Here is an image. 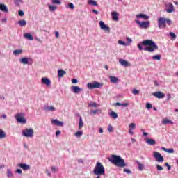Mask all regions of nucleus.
Instances as JSON below:
<instances>
[{
    "mask_svg": "<svg viewBox=\"0 0 178 178\" xmlns=\"http://www.w3.org/2000/svg\"><path fill=\"white\" fill-rule=\"evenodd\" d=\"M5 137H6V134H5L3 130L0 129V138H5Z\"/></svg>",
    "mask_w": 178,
    "mask_h": 178,
    "instance_id": "c9c22d12",
    "label": "nucleus"
},
{
    "mask_svg": "<svg viewBox=\"0 0 178 178\" xmlns=\"http://www.w3.org/2000/svg\"><path fill=\"white\" fill-rule=\"evenodd\" d=\"M23 54V50L22 49H15L13 51V55L17 56V55H22Z\"/></svg>",
    "mask_w": 178,
    "mask_h": 178,
    "instance_id": "c756f323",
    "label": "nucleus"
},
{
    "mask_svg": "<svg viewBox=\"0 0 178 178\" xmlns=\"http://www.w3.org/2000/svg\"><path fill=\"white\" fill-rule=\"evenodd\" d=\"M119 63H120V65H122V66H124V67H129L130 66H131V64H130V63H129V61L123 60V59H120Z\"/></svg>",
    "mask_w": 178,
    "mask_h": 178,
    "instance_id": "4468645a",
    "label": "nucleus"
},
{
    "mask_svg": "<svg viewBox=\"0 0 178 178\" xmlns=\"http://www.w3.org/2000/svg\"><path fill=\"white\" fill-rule=\"evenodd\" d=\"M107 130H108V133H113V127H112V125L109 124L108 126Z\"/></svg>",
    "mask_w": 178,
    "mask_h": 178,
    "instance_id": "a19ab883",
    "label": "nucleus"
},
{
    "mask_svg": "<svg viewBox=\"0 0 178 178\" xmlns=\"http://www.w3.org/2000/svg\"><path fill=\"white\" fill-rule=\"evenodd\" d=\"M137 19H144L145 20H148L149 19V16L145 14H139L136 15Z\"/></svg>",
    "mask_w": 178,
    "mask_h": 178,
    "instance_id": "aec40b11",
    "label": "nucleus"
},
{
    "mask_svg": "<svg viewBox=\"0 0 178 178\" xmlns=\"http://www.w3.org/2000/svg\"><path fill=\"white\" fill-rule=\"evenodd\" d=\"M167 152H168V154H173V152H175V149H173V148L167 149Z\"/></svg>",
    "mask_w": 178,
    "mask_h": 178,
    "instance_id": "603ef678",
    "label": "nucleus"
},
{
    "mask_svg": "<svg viewBox=\"0 0 178 178\" xmlns=\"http://www.w3.org/2000/svg\"><path fill=\"white\" fill-rule=\"evenodd\" d=\"M153 95L154 97H156V98H159V99L165 98V94L161 91L155 92L154 93H153Z\"/></svg>",
    "mask_w": 178,
    "mask_h": 178,
    "instance_id": "2eb2a0df",
    "label": "nucleus"
},
{
    "mask_svg": "<svg viewBox=\"0 0 178 178\" xmlns=\"http://www.w3.org/2000/svg\"><path fill=\"white\" fill-rule=\"evenodd\" d=\"M172 99V95L170 93L167 94V101H170Z\"/></svg>",
    "mask_w": 178,
    "mask_h": 178,
    "instance_id": "680f3d73",
    "label": "nucleus"
},
{
    "mask_svg": "<svg viewBox=\"0 0 178 178\" xmlns=\"http://www.w3.org/2000/svg\"><path fill=\"white\" fill-rule=\"evenodd\" d=\"M55 36H56V38H59V32L56 31Z\"/></svg>",
    "mask_w": 178,
    "mask_h": 178,
    "instance_id": "338daca9",
    "label": "nucleus"
},
{
    "mask_svg": "<svg viewBox=\"0 0 178 178\" xmlns=\"http://www.w3.org/2000/svg\"><path fill=\"white\" fill-rule=\"evenodd\" d=\"M170 35L173 39L176 38V34L175 33H173V32H170Z\"/></svg>",
    "mask_w": 178,
    "mask_h": 178,
    "instance_id": "6e6d98bb",
    "label": "nucleus"
},
{
    "mask_svg": "<svg viewBox=\"0 0 178 178\" xmlns=\"http://www.w3.org/2000/svg\"><path fill=\"white\" fill-rule=\"evenodd\" d=\"M83 126H84V122H83V118L79 117V130H81V129H83Z\"/></svg>",
    "mask_w": 178,
    "mask_h": 178,
    "instance_id": "7c9ffc66",
    "label": "nucleus"
},
{
    "mask_svg": "<svg viewBox=\"0 0 178 178\" xmlns=\"http://www.w3.org/2000/svg\"><path fill=\"white\" fill-rule=\"evenodd\" d=\"M132 93H133L134 95H137V94H140V91L137 90V89H133Z\"/></svg>",
    "mask_w": 178,
    "mask_h": 178,
    "instance_id": "09e8293b",
    "label": "nucleus"
},
{
    "mask_svg": "<svg viewBox=\"0 0 178 178\" xmlns=\"http://www.w3.org/2000/svg\"><path fill=\"white\" fill-rule=\"evenodd\" d=\"M88 106L90 108H97L98 107V104H97V103L92 102L88 104Z\"/></svg>",
    "mask_w": 178,
    "mask_h": 178,
    "instance_id": "72a5a7b5",
    "label": "nucleus"
},
{
    "mask_svg": "<svg viewBox=\"0 0 178 178\" xmlns=\"http://www.w3.org/2000/svg\"><path fill=\"white\" fill-rule=\"evenodd\" d=\"M18 15H19V16H21V17L24 16V11H23V10L18 11Z\"/></svg>",
    "mask_w": 178,
    "mask_h": 178,
    "instance_id": "5fc2aeb1",
    "label": "nucleus"
},
{
    "mask_svg": "<svg viewBox=\"0 0 178 178\" xmlns=\"http://www.w3.org/2000/svg\"><path fill=\"white\" fill-rule=\"evenodd\" d=\"M15 173H18V175H22V173H23V172L22 171V170L21 169H17L16 170H15Z\"/></svg>",
    "mask_w": 178,
    "mask_h": 178,
    "instance_id": "bf43d9fd",
    "label": "nucleus"
},
{
    "mask_svg": "<svg viewBox=\"0 0 178 178\" xmlns=\"http://www.w3.org/2000/svg\"><path fill=\"white\" fill-rule=\"evenodd\" d=\"M158 27L159 29H166V22L165 18L160 17L158 19Z\"/></svg>",
    "mask_w": 178,
    "mask_h": 178,
    "instance_id": "1a4fd4ad",
    "label": "nucleus"
},
{
    "mask_svg": "<svg viewBox=\"0 0 178 178\" xmlns=\"http://www.w3.org/2000/svg\"><path fill=\"white\" fill-rule=\"evenodd\" d=\"M94 175L96 176H105V168L101 162H97L93 170Z\"/></svg>",
    "mask_w": 178,
    "mask_h": 178,
    "instance_id": "7ed1b4c3",
    "label": "nucleus"
},
{
    "mask_svg": "<svg viewBox=\"0 0 178 178\" xmlns=\"http://www.w3.org/2000/svg\"><path fill=\"white\" fill-rule=\"evenodd\" d=\"M25 116H26V113L23 112L17 113L15 115V119L17 123H20L21 124H26V123H27V120L24 118Z\"/></svg>",
    "mask_w": 178,
    "mask_h": 178,
    "instance_id": "20e7f679",
    "label": "nucleus"
},
{
    "mask_svg": "<svg viewBox=\"0 0 178 178\" xmlns=\"http://www.w3.org/2000/svg\"><path fill=\"white\" fill-rule=\"evenodd\" d=\"M153 60H161V55L157 54L152 56Z\"/></svg>",
    "mask_w": 178,
    "mask_h": 178,
    "instance_id": "58836bf2",
    "label": "nucleus"
},
{
    "mask_svg": "<svg viewBox=\"0 0 178 178\" xmlns=\"http://www.w3.org/2000/svg\"><path fill=\"white\" fill-rule=\"evenodd\" d=\"M72 84H77V83H79V81H77V79H72Z\"/></svg>",
    "mask_w": 178,
    "mask_h": 178,
    "instance_id": "052dcab7",
    "label": "nucleus"
},
{
    "mask_svg": "<svg viewBox=\"0 0 178 178\" xmlns=\"http://www.w3.org/2000/svg\"><path fill=\"white\" fill-rule=\"evenodd\" d=\"M48 6H49V10H50V12H55V10L58 9V6L55 5L48 4Z\"/></svg>",
    "mask_w": 178,
    "mask_h": 178,
    "instance_id": "bb28decb",
    "label": "nucleus"
},
{
    "mask_svg": "<svg viewBox=\"0 0 178 178\" xmlns=\"http://www.w3.org/2000/svg\"><path fill=\"white\" fill-rule=\"evenodd\" d=\"M143 45L149 47L143 48L144 51H147V52H155L158 49V45L152 40H145L141 42L140 44H138V48L140 51H143Z\"/></svg>",
    "mask_w": 178,
    "mask_h": 178,
    "instance_id": "f257e3e1",
    "label": "nucleus"
},
{
    "mask_svg": "<svg viewBox=\"0 0 178 178\" xmlns=\"http://www.w3.org/2000/svg\"><path fill=\"white\" fill-rule=\"evenodd\" d=\"M146 108L149 110V109H152V104H151V103H147L146 104Z\"/></svg>",
    "mask_w": 178,
    "mask_h": 178,
    "instance_id": "49530a36",
    "label": "nucleus"
},
{
    "mask_svg": "<svg viewBox=\"0 0 178 178\" xmlns=\"http://www.w3.org/2000/svg\"><path fill=\"white\" fill-rule=\"evenodd\" d=\"M41 82L42 84H45V86H47V87H49L51 86V80L47 77L42 78Z\"/></svg>",
    "mask_w": 178,
    "mask_h": 178,
    "instance_id": "dca6fc26",
    "label": "nucleus"
},
{
    "mask_svg": "<svg viewBox=\"0 0 178 178\" xmlns=\"http://www.w3.org/2000/svg\"><path fill=\"white\" fill-rule=\"evenodd\" d=\"M17 166L24 170H30V166L26 163H18Z\"/></svg>",
    "mask_w": 178,
    "mask_h": 178,
    "instance_id": "f3484780",
    "label": "nucleus"
},
{
    "mask_svg": "<svg viewBox=\"0 0 178 178\" xmlns=\"http://www.w3.org/2000/svg\"><path fill=\"white\" fill-rule=\"evenodd\" d=\"M51 170L53 173H55V172H58V169H56L55 166H52Z\"/></svg>",
    "mask_w": 178,
    "mask_h": 178,
    "instance_id": "864d4df0",
    "label": "nucleus"
},
{
    "mask_svg": "<svg viewBox=\"0 0 178 178\" xmlns=\"http://www.w3.org/2000/svg\"><path fill=\"white\" fill-rule=\"evenodd\" d=\"M165 166H166L168 168V170H170V169H172V166H170V165H169V163H165Z\"/></svg>",
    "mask_w": 178,
    "mask_h": 178,
    "instance_id": "4d7b16f0",
    "label": "nucleus"
},
{
    "mask_svg": "<svg viewBox=\"0 0 178 178\" xmlns=\"http://www.w3.org/2000/svg\"><path fill=\"white\" fill-rule=\"evenodd\" d=\"M20 3H23L22 1H15V4L16 5V6H20Z\"/></svg>",
    "mask_w": 178,
    "mask_h": 178,
    "instance_id": "8fccbe9b",
    "label": "nucleus"
},
{
    "mask_svg": "<svg viewBox=\"0 0 178 178\" xmlns=\"http://www.w3.org/2000/svg\"><path fill=\"white\" fill-rule=\"evenodd\" d=\"M165 10L167 13H173L175 12V6L173 4L169 3L165 5Z\"/></svg>",
    "mask_w": 178,
    "mask_h": 178,
    "instance_id": "f8f14e48",
    "label": "nucleus"
},
{
    "mask_svg": "<svg viewBox=\"0 0 178 178\" xmlns=\"http://www.w3.org/2000/svg\"><path fill=\"white\" fill-rule=\"evenodd\" d=\"M24 37L25 38H26L27 40H29V41H33V40H34V38L33 37V35L30 33H24Z\"/></svg>",
    "mask_w": 178,
    "mask_h": 178,
    "instance_id": "a878e982",
    "label": "nucleus"
},
{
    "mask_svg": "<svg viewBox=\"0 0 178 178\" xmlns=\"http://www.w3.org/2000/svg\"><path fill=\"white\" fill-rule=\"evenodd\" d=\"M153 156L154 158L156 159V161L157 162H163L164 159H163V156L161 154V153L158 152H154L153 153Z\"/></svg>",
    "mask_w": 178,
    "mask_h": 178,
    "instance_id": "6e6552de",
    "label": "nucleus"
},
{
    "mask_svg": "<svg viewBox=\"0 0 178 178\" xmlns=\"http://www.w3.org/2000/svg\"><path fill=\"white\" fill-rule=\"evenodd\" d=\"M121 106H124V107L129 106V103H122L121 104Z\"/></svg>",
    "mask_w": 178,
    "mask_h": 178,
    "instance_id": "0e129e2a",
    "label": "nucleus"
},
{
    "mask_svg": "<svg viewBox=\"0 0 178 178\" xmlns=\"http://www.w3.org/2000/svg\"><path fill=\"white\" fill-rule=\"evenodd\" d=\"M109 79H110L111 83H116L119 81V79H118V77H116V76H111L109 77Z\"/></svg>",
    "mask_w": 178,
    "mask_h": 178,
    "instance_id": "cd10ccee",
    "label": "nucleus"
},
{
    "mask_svg": "<svg viewBox=\"0 0 178 178\" xmlns=\"http://www.w3.org/2000/svg\"><path fill=\"white\" fill-rule=\"evenodd\" d=\"M65 74H66V71H65L63 70H58V76L59 78L63 77V76H65Z\"/></svg>",
    "mask_w": 178,
    "mask_h": 178,
    "instance_id": "393cba45",
    "label": "nucleus"
},
{
    "mask_svg": "<svg viewBox=\"0 0 178 178\" xmlns=\"http://www.w3.org/2000/svg\"><path fill=\"white\" fill-rule=\"evenodd\" d=\"M88 4L92 5L93 6H98V3L95 1H89Z\"/></svg>",
    "mask_w": 178,
    "mask_h": 178,
    "instance_id": "ea45409f",
    "label": "nucleus"
},
{
    "mask_svg": "<svg viewBox=\"0 0 178 178\" xmlns=\"http://www.w3.org/2000/svg\"><path fill=\"white\" fill-rule=\"evenodd\" d=\"M74 136L76 137V138H80V137L83 136V131H77L74 134Z\"/></svg>",
    "mask_w": 178,
    "mask_h": 178,
    "instance_id": "f704fd0d",
    "label": "nucleus"
},
{
    "mask_svg": "<svg viewBox=\"0 0 178 178\" xmlns=\"http://www.w3.org/2000/svg\"><path fill=\"white\" fill-rule=\"evenodd\" d=\"M51 123H53V124H56V126H58V127L63 126V122L59 121L58 120H53L51 121Z\"/></svg>",
    "mask_w": 178,
    "mask_h": 178,
    "instance_id": "412c9836",
    "label": "nucleus"
},
{
    "mask_svg": "<svg viewBox=\"0 0 178 178\" xmlns=\"http://www.w3.org/2000/svg\"><path fill=\"white\" fill-rule=\"evenodd\" d=\"M127 42H128L129 44H131V42H133V40H132L131 38H127Z\"/></svg>",
    "mask_w": 178,
    "mask_h": 178,
    "instance_id": "e2e57ef3",
    "label": "nucleus"
},
{
    "mask_svg": "<svg viewBox=\"0 0 178 178\" xmlns=\"http://www.w3.org/2000/svg\"><path fill=\"white\" fill-rule=\"evenodd\" d=\"M168 123H173L170 120L165 119L163 120V124H168Z\"/></svg>",
    "mask_w": 178,
    "mask_h": 178,
    "instance_id": "79ce46f5",
    "label": "nucleus"
},
{
    "mask_svg": "<svg viewBox=\"0 0 178 178\" xmlns=\"http://www.w3.org/2000/svg\"><path fill=\"white\" fill-rule=\"evenodd\" d=\"M165 24L166 23L168 24V26H170V24H172V20H170V19L165 18Z\"/></svg>",
    "mask_w": 178,
    "mask_h": 178,
    "instance_id": "c03bdc74",
    "label": "nucleus"
},
{
    "mask_svg": "<svg viewBox=\"0 0 178 178\" xmlns=\"http://www.w3.org/2000/svg\"><path fill=\"white\" fill-rule=\"evenodd\" d=\"M104 86V83H101L98 81H94L93 83H88L87 87L89 90H94V88H101Z\"/></svg>",
    "mask_w": 178,
    "mask_h": 178,
    "instance_id": "39448f33",
    "label": "nucleus"
},
{
    "mask_svg": "<svg viewBox=\"0 0 178 178\" xmlns=\"http://www.w3.org/2000/svg\"><path fill=\"white\" fill-rule=\"evenodd\" d=\"M118 44H119L120 45L126 46V42H124L122 41V40H119V41H118Z\"/></svg>",
    "mask_w": 178,
    "mask_h": 178,
    "instance_id": "13d9d810",
    "label": "nucleus"
},
{
    "mask_svg": "<svg viewBox=\"0 0 178 178\" xmlns=\"http://www.w3.org/2000/svg\"><path fill=\"white\" fill-rule=\"evenodd\" d=\"M129 129L131 130H134V129H136V123H131L129 124Z\"/></svg>",
    "mask_w": 178,
    "mask_h": 178,
    "instance_id": "37998d69",
    "label": "nucleus"
},
{
    "mask_svg": "<svg viewBox=\"0 0 178 178\" xmlns=\"http://www.w3.org/2000/svg\"><path fill=\"white\" fill-rule=\"evenodd\" d=\"M92 12L93 13H95V15H98V13H99V12H98V10H92Z\"/></svg>",
    "mask_w": 178,
    "mask_h": 178,
    "instance_id": "69168bd1",
    "label": "nucleus"
},
{
    "mask_svg": "<svg viewBox=\"0 0 178 178\" xmlns=\"http://www.w3.org/2000/svg\"><path fill=\"white\" fill-rule=\"evenodd\" d=\"M0 10H1V12H5L6 13L9 12L8 7L5 4H0Z\"/></svg>",
    "mask_w": 178,
    "mask_h": 178,
    "instance_id": "b1692460",
    "label": "nucleus"
},
{
    "mask_svg": "<svg viewBox=\"0 0 178 178\" xmlns=\"http://www.w3.org/2000/svg\"><path fill=\"white\" fill-rule=\"evenodd\" d=\"M98 112H101V110H99V109L90 110L89 114L90 115H96L98 113Z\"/></svg>",
    "mask_w": 178,
    "mask_h": 178,
    "instance_id": "473e14b6",
    "label": "nucleus"
},
{
    "mask_svg": "<svg viewBox=\"0 0 178 178\" xmlns=\"http://www.w3.org/2000/svg\"><path fill=\"white\" fill-rule=\"evenodd\" d=\"M17 24H19L21 26V27H24V26H26V24H27V22H26V20H24V19L19 20L17 22Z\"/></svg>",
    "mask_w": 178,
    "mask_h": 178,
    "instance_id": "c85d7f7f",
    "label": "nucleus"
},
{
    "mask_svg": "<svg viewBox=\"0 0 178 178\" xmlns=\"http://www.w3.org/2000/svg\"><path fill=\"white\" fill-rule=\"evenodd\" d=\"M19 62L23 65H32L33 59L25 57V58H20Z\"/></svg>",
    "mask_w": 178,
    "mask_h": 178,
    "instance_id": "9b49d317",
    "label": "nucleus"
},
{
    "mask_svg": "<svg viewBox=\"0 0 178 178\" xmlns=\"http://www.w3.org/2000/svg\"><path fill=\"white\" fill-rule=\"evenodd\" d=\"M110 116L113 118V119H118V113L115 111H111L109 113Z\"/></svg>",
    "mask_w": 178,
    "mask_h": 178,
    "instance_id": "2f4dec72",
    "label": "nucleus"
},
{
    "mask_svg": "<svg viewBox=\"0 0 178 178\" xmlns=\"http://www.w3.org/2000/svg\"><path fill=\"white\" fill-rule=\"evenodd\" d=\"M157 170H163V167H162L161 165H156V166Z\"/></svg>",
    "mask_w": 178,
    "mask_h": 178,
    "instance_id": "3c124183",
    "label": "nucleus"
},
{
    "mask_svg": "<svg viewBox=\"0 0 178 178\" xmlns=\"http://www.w3.org/2000/svg\"><path fill=\"white\" fill-rule=\"evenodd\" d=\"M71 90L72 91H73V92H74V94H80L81 91H83L84 89L81 88L79 86H72L71 87Z\"/></svg>",
    "mask_w": 178,
    "mask_h": 178,
    "instance_id": "ddd939ff",
    "label": "nucleus"
},
{
    "mask_svg": "<svg viewBox=\"0 0 178 178\" xmlns=\"http://www.w3.org/2000/svg\"><path fill=\"white\" fill-rule=\"evenodd\" d=\"M53 5H60L62 2L60 1H52Z\"/></svg>",
    "mask_w": 178,
    "mask_h": 178,
    "instance_id": "a18cd8bd",
    "label": "nucleus"
},
{
    "mask_svg": "<svg viewBox=\"0 0 178 178\" xmlns=\"http://www.w3.org/2000/svg\"><path fill=\"white\" fill-rule=\"evenodd\" d=\"M146 143L148 145H155L156 144V141L152 138H147Z\"/></svg>",
    "mask_w": 178,
    "mask_h": 178,
    "instance_id": "4be33fe9",
    "label": "nucleus"
},
{
    "mask_svg": "<svg viewBox=\"0 0 178 178\" xmlns=\"http://www.w3.org/2000/svg\"><path fill=\"white\" fill-rule=\"evenodd\" d=\"M99 26L102 30L107 31L108 33H111V28L108 26V25L105 24V22H104V21L99 22Z\"/></svg>",
    "mask_w": 178,
    "mask_h": 178,
    "instance_id": "9d476101",
    "label": "nucleus"
},
{
    "mask_svg": "<svg viewBox=\"0 0 178 178\" xmlns=\"http://www.w3.org/2000/svg\"><path fill=\"white\" fill-rule=\"evenodd\" d=\"M66 8H68L69 9H71V10H73L74 9V5L72 3H69Z\"/></svg>",
    "mask_w": 178,
    "mask_h": 178,
    "instance_id": "4c0bfd02",
    "label": "nucleus"
},
{
    "mask_svg": "<svg viewBox=\"0 0 178 178\" xmlns=\"http://www.w3.org/2000/svg\"><path fill=\"white\" fill-rule=\"evenodd\" d=\"M136 163H137V165H138V170H144V168H145V165H144V164H143V163H141L140 162V161H138V160H136Z\"/></svg>",
    "mask_w": 178,
    "mask_h": 178,
    "instance_id": "5701e85b",
    "label": "nucleus"
},
{
    "mask_svg": "<svg viewBox=\"0 0 178 178\" xmlns=\"http://www.w3.org/2000/svg\"><path fill=\"white\" fill-rule=\"evenodd\" d=\"M108 161L118 168H124L127 166V164L124 162V159L118 155L112 154L111 158L108 159Z\"/></svg>",
    "mask_w": 178,
    "mask_h": 178,
    "instance_id": "f03ea898",
    "label": "nucleus"
},
{
    "mask_svg": "<svg viewBox=\"0 0 178 178\" xmlns=\"http://www.w3.org/2000/svg\"><path fill=\"white\" fill-rule=\"evenodd\" d=\"M136 24H138L140 29H148L149 27V21L140 22L138 19L135 20Z\"/></svg>",
    "mask_w": 178,
    "mask_h": 178,
    "instance_id": "0eeeda50",
    "label": "nucleus"
},
{
    "mask_svg": "<svg viewBox=\"0 0 178 178\" xmlns=\"http://www.w3.org/2000/svg\"><path fill=\"white\" fill-rule=\"evenodd\" d=\"M60 131L58 130L56 132V136L58 137V136H60Z\"/></svg>",
    "mask_w": 178,
    "mask_h": 178,
    "instance_id": "774afa93",
    "label": "nucleus"
},
{
    "mask_svg": "<svg viewBox=\"0 0 178 178\" xmlns=\"http://www.w3.org/2000/svg\"><path fill=\"white\" fill-rule=\"evenodd\" d=\"M111 16H112V19H113V20H114V22L119 21V13H118L117 12H115V11L112 12Z\"/></svg>",
    "mask_w": 178,
    "mask_h": 178,
    "instance_id": "6ab92c4d",
    "label": "nucleus"
},
{
    "mask_svg": "<svg viewBox=\"0 0 178 178\" xmlns=\"http://www.w3.org/2000/svg\"><path fill=\"white\" fill-rule=\"evenodd\" d=\"M44 111H46V112H55L56 108L53 106H44Z\"/></svg>",
    "mask_w": 178,
    "mask_h": 178,
    "instance_id": "a211bd4d",
    "label": "nucleus"
},
{
    "mask_svg": "<svg viewBox=\"0 0 178 178\" xmlns=\"http://www.w3.org/2000/svg\"><path fill=\"white\" fill-rule=\"evenodd\" d=\"M22 135L24 137L33 138L34 136V129H33V128L26 129L25 130L22 131Z\"/></svg>",
    "mask_w": 178,
    "mask_h": 178,
    "instance_id": "423d86ee",
    "label": "nucleus"
},
{
    "mask_svg": "<svg viewBox=\"0 0 178 178\" xmlns=\"http://www.w3.org/2000/svg\"><path fill=\"white\" fill-rule=\"evenodd\" d=\"M124 172L125 173H127V175H131V170H129V169H127V168H124Z\"/></svg>",
    "mask_w": 178,
    "mask_h": 178,
    "instance_id": "de8ad7c7",
    "label": "nucleus"
},
{
    "mask_svg": "<svg viewBox=\"0 0 178 178\" xmlns=\"http://www.w3.org/2000/svg\"><path fill=\"white\" fill-rule=\"evenodd\" d=\"M7 177H13V173H12V170L10 169H7Z\"/></svg>",
    "mask_w": 178,
    "mask_h": 178,
    "instance_id": "e433bc0d",
    "label": "nucleus"
}]
</instances>
